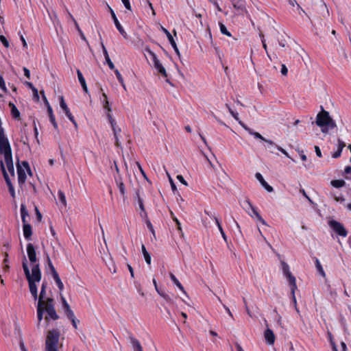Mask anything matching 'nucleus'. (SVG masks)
Segmentation results:
<instances>
[{
	"instance_id": "nucleus-1",
	"label": "nucleus",
	"mask_w": 351,
	"mask_h": 351,
	"mask_svg": "<svg viewBox=\"0 0 351 351\" xmlns=\"http://www.w3.org/2000/svg\"><path fill=\"white\" fill-rule=\"evenodd\" d=\"M22 266L25 277L28 281L29 291L34 300H36L38 299V289L36 283L40 281L42 276L40 265L39 264L34 265L32 267V273H30L27 258L24 256Z\"/></svg>"
},
{
	"instance_id": "nucleus-2",
	"label": "nucleus",
	"mask_w": 351,
	"mask_h": 351,
	"mask_svg": "<svg viewBox=\"0 0 351 351\" xmlns=\"http://www.w3.org/2000/svg\"><path fill=\"white\" fill-rule=\"evenodd\" d=\"M321 112H319L316 117V124L322 128L323 133L328 132V129H334L337 125L335 121L330 117L329 112L326 111L321 106Z\"/></svg>"
},
{
	"instance_id": "nucleus-3",
	"label": "nucleus",
	"mask_w": 351,
	"mask_h": 351,
	"mask_svg": "<svg viewBox=\"0 0 351 351\" xmlns=\"http://www.w3.org/2000/svg\"><path fill=\"white\" fill-rule=\"evenodd\" d=\"M60 332L58 329L49 330L45 340V351H58Z\"/></svg>"
},
{
	"instance_id": "nucleus-4",
	"label": "nucleus",
	"mask_w": 351,
	"mask_h": 351,
	"mask_svg": "<svg viewBox=\"0 0 351 351\" xmlns=\"http://www.w3.org/2000/svg\"><path fill=\"white\" fill-rule=\"evenodd\" d=\"M0 154L4 156L5 162L11 176H14L12 149L10 143L0 145Z\"/></svg>"
},
{
	"instance_id": "nucleus-5",
	"label": "nucleus",
	"mask_w": 351,
	"mask_h": 351,
	"mask_svg": "<svg viewBox=\"0 0 351 351\" xmlns=\"http://www.w3.org/2000/svg\"><path fill=\"white\" fill-rule=\"evenodd\" d=\"M281 265L283 274L289 281V283L291 286V293L292 295L293 300L294 303L296 304V299L295 296V291L297 289L295 278L290 271L289 266L287 263L282 261Z\"/></svg>"
},
{
	"instance_id": "nucleus-6",
	"label": "nucleus",
	"mask_w": 351,
	"mask_h": 351,
	"mask_svg": "<svg viewBox=\"0 0 351 351\" xmlns=\"http://www.w3.org/2000/svg\"><path fill=\"white\" fill-rule=\"evenodd\" d=\"M43 306L45 312L47 313V315H46L45 318L46 321H49V319L52 320H57L59 319V316L55 309L54 300L53 298H47Z\"/></svg>"
},
{
	"instance_id": "nucleus-7",
	"label": "nucleus",
	"mask_w": 351,
	"mask_h": 351,
	"mask_svg": "<svg viewBox=\"0 0 351 351\" xmlns=\"http://www.w3.org/2000/svg\"><path fill=\"white\" fill-rule=\"evenodd\" d=\"M328 224L339 236L342 237H346L348 236V231L341 223L332 219L328 221Z\"/></svg>"
},
{
	"instance_id": "nucleus-8",
	"label": "nucleus",
	"mask_w": 351,
	"mask_h": 351,
	"mask_svg": "<svg viewBox=\"0 0 351 351\" xmlns=\"http://www.w3.org/2000/svg\"><path fill=\"white\" fill-rule=\"evenodd\" d=\"M0 166H1V171H2V173H3V178L5 179V183L8 187V190H9V192L10 193V195L12 196V197L13 199L15 198L16 195H15V191H14V186L9 178V176L5 170V166H4V163L1 160V162H0Z\"/></svg>"
},
{
	"instance_id": "nucleus-9",
	"label": "nucleus",
	"mask_w": 351,
	"mask_h": 351,
	"mask_svg": "<svg viewBox=\"0 0 351 351\" xmlns=\"http://www.w3.org/2000/svg\"><path fill=\"white\" fill-rule=\"evenodd\" d=\"M107 117L110 123V125H111L113 133H114V138H115V143H114L115 145L117 147H119L120 143H119V141L118 134L121 131V128L117 127V125H116L117 123H116L115 120L112 118L111 114L107 113Z\"/></svg>"
},
{
	"instance_id": "nucleus-10",
	"label": "nucleus",
	"mask_w": 351,
	"mask_h": 351,
	"mask_svg": "<svg viewBox=\"0 0 351 351\" xmlns=\"http://www.w3.org/2000/svg\"><path fill=\"white\" fill-rule=\"evenodd\" d=\"M60 106L61 108L64 110V113L66 114V117L69 118V119L73 123V124L75 125V128L77 127V124L76 121L74 119V117L72 115L71 112H70L63 96H61L60 97Z\"/></svg>"
},
{
	"instance_id": "nucleus-11",
	"label": "nucleus",
	"mask_w": 351,
	"mask_h": 351,
	"mask_svg": "<svg viewBox=\"0 0 351 351\" xmlns=\"http://www.w3.org/2000/svg\"><path fill=\"white\" fill-rule=\"evenodd\" d=\"M27 256L29 258V260L32 264H33V266L34 265H36V262L38 261L36 257V249L34 245L31 243H29L27 245Z\"/></svg>"
},
{
	"instance_id": "nucleus-12",
	"label": "nucleus",
	"mask_w": 351,
	"mask_h": 351,
	"mask_svg": "<svg viewBox=\"0 0 351 351\" xmlns=\"http://www.w3.org/2000/svg\"><path fill=\"white\" fill-rule=\"evenodd\" d=\"M109 9H110V12L112 18V19L114 21V25H115L117 29H118L119 33L123 36V38H128L127 33L125 32V31L124 30V29L123 28V27L120 24V23H119V20L117 19V18L116 16V14L114 12L113 10L110 7H109Z\"/></svg>"
},
{
	"instance_id": "nucleus-13",
	"label": "nucleus",
	"mask_w": 351,
	"mask_h": 351,
	"mask_svg": "<svg viewBox=\"0 0 351 351\" xmlns=\"http://www.w3.org/2000/svg\"><path fill=\"white\" fill-rule=\"evenodd\" d=\"M17 174H18V182L20 187H23L26 180V173L25 170L18 163L16 165Z\"/></svg>"
},
{
	"instance_id": "nucleus-14",
	"label": "nucleus",
	"mask_w": 351,
	"mask_h": 351,
	"mask_svg": "<svg viewBox=\"0 0 351 351\" xmlns=\"http://www.w3.org/2000/svg\"><path fill=\"white\" fill-rule=\"evenodd\" d=\"M161 29L162 31L166 34L168 40H169V42L170 43V44L171 45L172 47L173 48L175 52L176 53V54L180 56V51H179V49L177 47V45L176 43V41L174 40L172 35L171 34V33L165 27H161Z\"/></svg>"
},
{
	"instance_id": "nucleus-15",
	"label": "nucleus",
	"mask_w": 351,
	"mask_h": 351,
	"mask_svg": "<svg viewBox=\"0 0 351 351\" xmlns=\"http://www.w3.org/2000/svg\"><path fill=\"white\" fill-rule=\"evenodd\" d=\"M152 60H153L154 68L157 70L158 73H160L162 76L167 77V73L166 69L162 66V64L160 63V62L158 59L157 56L154 57Z\"/></svg>"
},
{
	"instance_id": "nucleus-16",
	"label": "nucleus",
	"mask_w": 351,
	"mask_h": 351,
	"mask_svg": "<svg viewBox=\"0 0 351 351\" xmlns=\"http://www.w3.org/2000/svg\"><path fill=\"white\" fill-rule=\"evenodd\" d=\"M61 301L62 304V308L64 312L65 315L69 319L70 317H72L75 316L73 311L71 310L69 304L66 302V299L64 298V296L61 295Z\"/></svg>"
},
{
	"instance_id": "nucleus-17",
	"label": "nucleus",
	"mask_w": 351,
	"mask_h": 351,
	"mask_svg": "<svg viewBox=\"0 0 351 351\" xmlns=\"http://www.w3.org/2000/svg\"><path fill=\"white\" fill-rule=\"evenodd\" d=\"M255 177L267 191L271 193L274 191L273 187L268 184V183L265 180L263 176L260 173H256L255 174Z\"/></svg>"
},
{
	"instance_id": "nucleus-18",
	"label": "nucleus",
	"mask_w": 351,
	"mask_h": 351,
	"mask_svg": "<svg viewBox=\"0 0 351 351\" xmlns=\"http://www.w3.org/2000/svg\"><path fill=\"white\" fill-rule=\"evenodd\" d=\"M245 202L248 204L249 207L251 208L253 214L255 215L256 218L258 221H260L262 224L267 226L266 221L263 219V218L261 216V215L258 213L256 208L252 204L249 199H247Z\"/></svg>"
},
{
	"instance_id": "nucleus-19",
	"label": "nucleus",
	"mask_w": 351,
	"mask_h": 351,
	"mask_svg": "<svg viewBox=\"0 0 351 351\" xmlns=\"http://www.w3.org/2000/svg\"><path fill=\"white\" fill-rule=\"evenodd\" d=\"M47 287V282L46 281L43 282L40 295H39V297L38 298V304H43L45 303V302L46 301L45 295H46Z\"/></svg>"
},
{
	"instance_id": "nucleus-20",
	"label": "nucleus",
	"mask_w": 351,
	"mask_h": 351,
	"mask_svg": "<svg viewBox=\"0 0 351 351\" xmlns=\"http://www.w3.org/2000/svg\"><path fill=\"white\" fill-rule=\"evenodd\" d=\"M23 231L25 239L27 241L31 240L32 228V226L29 223L23 224Z\"/></svg>"
},
{
	"instance_id": "nucleus-21",
	"label": "nucleus",
	"mask_w": 351,
	"mask_h": 351,
	"mask_svg": "<svg viewBox=\"0 0 351 351\" xmlns=\"http://www.w3.org/2000/svg\"><path fill=\"white\" fill-rule=\"evenodd\" d=\"M346 147V143L341 141V139H338L337 141V151L335 152L332 154V157L333 158H338L339 157L341 156V152H342V150L343 149Z\"/></svg>"
},
{
	"instance_id": "nucleus-22",
	"label": "nucleus",
	"mask_w": 351,
	"mask_h": 351,
	"mask_svg": "<svg viewBox=\"0 0 351 351\" xmlns=\"http://www.w3.org/2000/svg\"><path fill=\"white\" fill-rule=\"evenodd\" d=\"M264 336H265V339L266 341L269 345L274 344V343L275 341V335L274 334V332L271 329H269V328L266 329L265 331V333H264Z\"/></svg>"
},
{
	"instance_id": "nucleus-23",
	"label": "nucleus",
	"mask_w": 351,
	"mask_h": 351,
	"mask_svg": "<svg viewBox=\"0 0 351 351\" xmlns=\"http://www.w3.org/2000/svg\"><path fill=\"white\" fill-rule=\"evenodd\" d=\"M115 182L117 184V187L119 189V192L121 195V196L125 198V184L122 181V178L121 177L115 178Z\"/></svg>"
},
{
	"instance_id": "nucleus-24",
	"label": "nucleus",
	"mask_w": 351,
	"mask_h": 351,
	"mask_svg": "<svg viewBox=\"0 0 351 351\" xmlns=\"http://www.w3.org/2000/svg\"><path fill=\"white\" fill-rule=\"evenodd\" d=\"M134 351H143L140 341L133 337H130Z\"/></svg>"
},
{
	"instance_id": "nucleus-25",
	"label": "nucleus",
	"mask_w": 351,
	"mask_h": 351,
	"mask_svg": "<svg viewBox=\"0 0 351 351\" xmlns=\"http://www.w3.org/2000/svg\"><path fill=\"white\" fill-rule=\"evenodd\" d=\"M136 197H137V200H138V206H139V208L141 209V217H147V213L145 211V206H144V204H143V199L140 196V194L138 192H136Z\"/></svg>"
},
{
	"instance_id": "nucleus-26",
	"label": "nucleus",
	"mask_w": 351,
	"mask_h": 351,
	"mask_svg": "<svg viewBox=\"0 0 351 351\" xmlns=\"http://www.w3.org/2000/svg\"><path fill=\"white\" fill-rule=\"evenodd\" d=\"M77 75L78 80H79L84 91L87 93L88 91V88L86 86L85 79H84L82 72L79 69L77 70Z\"/></svg>"
},
{
	"instance_id": "nucleus-27",
	"label": "nucleus",
	"mask_w": 351,
	"mask_h": 351,
	"mask_svg": "<svg viewBox=\"0 0 351 351\" xmlns=\"http://www.w3.org/2000/svg\"><path fill=\"white\" fill-rule=\"evenodd\" d=\"M21 215L23 224L27 223L28 222L27 221L26 218L29 217V213L24 204H21Z\"/></svg>"
},
{
	"instance_id": "nucleus-28",
	"label": "nucleus",
	"mask_w": 351,
	"mask_h": 351,
	"mask_svg": "<svg viewBox=\"0 0 351 351\" xmlns=\"http://www.w3.org/2000/svg\"><path fill=\"white\" fill-rule=\"evenodd\" d=\"M233 7L238 10H244L245 9V3L243 0H231Z\"/></svg>"
},
{
	"instance_id": "nucleus-29",
	"label": "nucleus",
	"mask_w": 351,
	"mask_h": 351,
	"mask_svg": "<svg viewBox=\"0 0 351 351\" xmlns=\"http://www.w3.org/2000/svg\"><path fill=\"white\" fill-rule=\"evenodd\" d=\"M47 112H48V114H49V120L51 121V123H52L53 128L56 129V130H58V124L56 121V119H55V116L53 113V110H52V108L51 107V106H49L48 108H47Z\"/></svg>"
},
{
	"instance_id": "nucleus-30",
	"label": "nucleus",
	"mask_w": 351,
	"mask_h": 351,
	"mask_svg": "<svg viewBox=\"0 0 351 351\" xmlns=\"http://www.w3.org/2000/svg\"><path fill=\"white\" fill-rule=\"evenodd\" d=\"M169 277H170L171 280H172V282L178 287V289L180 290H181L182 292H184V293H186L183 286L179 282V280L177 279V278L175 276V275L173 273H171V272L169 273Z\"/></svg>"
},
{
	"instance_id": "nucleus-31",
	"label": "nucleus",
	"mask_w": 351,
	"mask_h": 351,
	"mask_svg": "<svg viewBox=\"0 0 351 351\" xmlns=\"http://www.w3.org/2000/svg\"><path fill=\"white\" fill-rule=\"evenodd\" d=\"M45 312V308L43 304H37V317L38 320V324H40V322L43 317V313Z\"/></svg>"
},
{
	"instance_id": "nucleus-32",
	"label": "nucleus",
	"mask_w": 351,
	"mask_h": 351,
	"mask_svg": "<svg viewBox=\"0 0 351 351\" xmlns=\"http://www.w3.org/2000/svg\"><path fill=\"white\" fill-rule=\"evenodd\" d=\"M141 250H142V253L143 254L145 262L148 265H150L151 261H152L151 256H150L149 253L147 251L146 247L144 244H142Z\"/></svg>"
},
{
	"instance_id": "nucleus-33",
	"label": "nucleus",
	"mask_w": 351,
	"mask_h": 351,
	"mask_svg": "<svg viewBox=\"0 0 351 351\" xmlns=\"http://www.w3.org/2000/svg\"><path fill=\"white\" fill-rule=\"evenodd\" d=\"M9 106L11 108V114H12V117L14 119L19 118L20 112L19 111V110L17 109L16 106L13 103H11V102H10Z\"/></svg>"
},
{
	"instance_id": "nucleus-34",
	"label": "nucleus",
	"mask_w": 351,
	"mask_h": 351,
	"mask_svg": "<svg viewBox=\"0 0 351 351\" xmlns=\"http://www.w3.org/2000/svg\"><path fill=\"white\" fill-rule=\"evenodd\" d=\"M330 184L335 188H341L346 185V182L343 180H333L330 182Z\"/></svg>"
},
{
	"instance_id": "nucleus-35",
	"label": "nucleus",
	"mask_w": 351,
	"mask_h": 351,
	"mask_svg": "<svg viewBox=\"0 0 351 351\" xmlns=\"http://www.w3.org/2000/svg\"><path fill=\"white\" fill-rule=\"evenodd\" d=\"M102 97H105V101H102L103 103V107L105 110L108 111V113L110 114V112L112 111V109L110 106L109 101L108 100L107 95L105 93H102Z\"/></svg>"
},
{
	"instance_id": "nucleus-36",
	"label": "nucleus",
	"mask_w": 351,
	"mask_h": 351,
	"mask_svg": "<svg viewBox=\"0 0 351 351\" xmlns=\"http://www.w3.org/2000/svg\"><path fill=\"white\" fill-rule=\"evenodd\" d=\"M52 277H53L54 281L56 282V284L57 285L59 291H62L64 289V285H63L58 274Z\"/></svg>"
},
{
	"instance_id": "nucleus-37",
	"label": "nucleus",
	"mask_w": 351,
	"mask_h": 351,
	"mask_svg": "<svg viewBox=\"0 0 351 351\" xmlns=\"http://www.w3.org/2000/svg\"><path fill=\"white\" fill-rule=\"evenodd\" d=\"M214 220L215 221L216 225L218 227V229H219V232H220L223 239L226 241H227V237H226V234H225V232H224V231H223V230L222 228V226L221 225V223H220L219 220L216 217H214Z\"/></svg>"
},
{
	"instance_id": "nucleus-38",
	"label": "nucleus",
	"mask_w": 351,
	"mask_h": 351,
	"mask_svg": "<svg viewBox=\"0 0 351 351\" xmlns=\"http://www.w3.org/2000/svg\"><path fill=\"white\" fill-rule=\"evenodd\" d=\"M247 132L249 133V134L253 136L255 138L260 139L263 141H266V138H265L260 133L254 132L252 129H247Z\"/></svg>"
},
{
	"instance_id": "nucleus-39",
	"label": "nucleus",
	"mask_w": 351,
	"mask_h": 351,
	"mask_svg": "<svg viewBox=\"0 0 351 351\" xmlns=\"http://www.w3.org/2000/svg\"><path fill=\"white\" fill-rule=\"evenodd\" d=\"M219 25L220 28V32L222 34L226 35L227 36L229 37L232 36L231 33L227 29L226 25L223 23L219 22Z\"/></svg>"
},
{
	"instance_id": "nucleus-40",
	"label": "nucleus",
	"mask_w": 351,
	"mask_h": 351,
	"mask_svg": "<svg viewBox=\"0 0 351 351\" xmlns=\"http://www.w3.org/2000/svg\"><path fill=\"white\" fill-rule=\"evenodd\" d=\"M47 260L48 266H49V269L51 271L52 276H53L55 275H57L58 272L56 271L53 265L52 264V263L51 261V259H50L49 256H47Z\"/></svg>"
},
{
	"instance_id": "nucleus-41",
	"label": "nucleus",
	"mask_w": 351,
	"mask_h": 351,
	"mask_svg": "<svg viewBox=\"0 0 351 351\" xmlns=\"http://www.w3.org/2000/svg\"><path fill=\"white\" fill-rule=\"evenodd\" d=\"M315 266L319 274L324 277L326 275L325 271H324L323 267L317 258L315 259Z\"/></svg>"
},
{
	"instance_id": "nucleus-42",
	"label": "nucleus",
	"mask_w": 351,
	"mask_h": 351,
	"mask_svg": "<svg viewBox=\"0 0 351 351\" xmlns=\"http://www.w3.org/2000/svg\"><path fill=\"white\" fill-rule=\"evenodd\" d=\"M328 338H329V340H330V343L331 346H332V351H338L337 345H336L335 342L333 340V337H332V333L330 332H328Z\"/></svg>"
},
{
	"instance_id": "nucleus-43",
	"label": "nucleus",
	"mask_w": 351,
	"mask_h": 351,
	"mask_svg": "<svg viewBox=\"0 0 351 351\" xmlns=\"http://www.w3.org/2000/svg\"><path fill=\"white\" fill-rule=\"evenodd\" d=\"M114 73L116 75V77H117L119 82L122 85V86L124 88H125V84H124L123 78L122 77L120 72L117 69H114Z\"/></svg>"
},
{
	"instance_id": "nucleus-44",
	"label": "nucleus",
	"mask_w": 351,
	"mask_h": 351,
	"mask_svg": "<svg viewBox=\"0 0 351 351\" xmlns=\"http://www.w3.org/2000/svg\"><path fill=\"white\" fill-rule=\"evenodd\" d=\"M58 198H59L60 202L63 205L66 206V197H65L64 193L62 191H58Z\"/></svg>"
},
{
	"instance_id": "nucleus-45",
	"label": "nucleus",
	"mask_w": 351,
	"mask_h": 351,
	"mask_svg": "<svg viewBox=\"0 0 351 351\" xmlns=\"http://www.w3.org/2000/svg\"><path fill=\"white\" fill-rule=\"evenodd\" d=\"M0 88L5 93H8V89L5 86V83L2 76L0 77Z\"/></svg>"
},
{
	"instance_id": "nucleus-46",
	"label": "nucleus",
	"mask_w": 351,
	"mask_h": 351,
	"mask_svg": "<svg viewBox=\"0 0 351 351\" xmlns=\"http://www.w3.org/2000/svg\"><path fill=\"white\" fill-rule=\"evenodd\" d=\"M0 41L1 42V43L3 45V46L5 47H6V48L9 47V46H10L9 42L4 36L0 35Z\"/></svg>"
},
{
	"instance_id": "nucleus-47",
	"label": "nucleus",
	"mask_w": 351,
	"mask_h": 351,
	"mask_svg": "<svg viewBox=\"0 0 351 351\" xmlns=\"http://www.w3.org/2000/svg\"><path fill=\"white\" fill-rule=\"evenodd\" d=\"M32 93H33V99L36 101H39V95H38V91L37 90L36 88H32Z\"/></svg>"
},
{
	"instance_id": "nucleus-48",
	"label": "nucleus",
	"mask_w": 351,
	"mask_h": 351,
	"mask_svg": "<svg viewBox=\"0 0 351 351\" xmlns=\"http://www.w3.org/2000/svg\"><path fill=\"white\" fill-rule=\"evenodd\" d=\"M69 319L71 322V324H72L73 326L74 327V328L77 329V323L79 322L80 321L76 319L75 316L70 317V318H69Z\"/></svg>"
},
{
	"instance_id": "nucleus-49",
	"label": "nucleus",
	"mask_w": 351,
	"mask_h": 351,
	"mask_svg": "<svg viewBox=\"0 0 351 351\" xmlns=\"http://www.w3.org/2000/svg\"><path fill=\"white\" fill-rule=\"evenodd\" d=\"M263 141L267 144V148H269V149L271 148L272 147H276L277 145H276V143L271 140L266 139V141Z\"/></svg>"
},
{
	"instance_id": "nucleus-50",
	"label": "nucleus",
	"mask_w": 351,
	"mask_h": 351,
	"mask_svg": "<svg viewBox=\"0 0 351 351\" xmlns=\"http://www.w3.org/2000/svg\"><path fill=\"white\" fill-rule=\"evenodd\" d=\"M101 48H102V50H103V53H104V56L105 57V59H106L108 58H110L109 55H108V51H107L104 44L103 43V42L101 43Z\"/></svg>"
},
{
	"instance_id": "nucleus-51",
	"label": "nucleus",
	"mask_w": 351,
	"mask_h": 351,
	"mask_svg": "<svg viewBox=\"0 0 351 351\" xmlns=\"http://www.w3.org/2000/svg\"><path fill=\"white\" fill-rule=\"evenodd\" d=\"M125 8L128 10H132L131 5L129 0H121Z\"/></svg>"
},
{
	"instance_id": "nucleus-52",
	"label": "nucleus",
	"mask_w": 351,
	"mask_h": 351,
	"mask_svg": "<svg viewBox=\"0 0 351 351\" xmlns=\"http://www.w3.org/2000/svg\"><path fill=\"white\" fill-rule=\"evenodd\" d=\"M136 165H137V166H138V169H139V171H140L141 173L142 174V176H143V177H144L147 180H148V178H147V176H146V173H145V172L144 171V170L143 169V168H142L141 165H140V163H139L138 162H136Z\"/></svg>"
},
{
	"instance_id": "nucleus-53",
	"label": "nucleus",
	"mask_w": 351,
	"mask_h": 351,
	"mask_svg": "<svg viewBox=\"0 0 351 351\" xmlns=\"http://www.w3.org/2000/svg\"><path fill=\"white\" fill-rule=\"evenodd\" d=\"M145 51L146 52H147V53L151 56V57H152V59L154 58V57L157 56L156 55V53H154V52L150 49L149 47H148V46H146V47H145Z\"/></svg>"
},
{
	"instance_id": "nucleus-54",
	"label": "nucleus",
	"mask_w": 351,
	"mask_h": 351,
	"mask_svg": "<svg viewBox=\"0 0 351 351\" xmlns=\"http://www.w3.org/2000/svg\"><path fill=\"white\" fill-rule=\"evenodd\" d=\"M332 196H333L335 200L337 201V202H341V203H343V202H345V198L342 195L337 196L335 195H332Z\"/></svg>"
},
{
	"instance_id": "nucleus-55",
	"label": "nucleus",
	"mask_w": 351,
	"mask_h": 351,
	"mask_svg": "<svg viewBox=\"0 0 351 351\" xmlns=\"http://www.w3.org/2000/svg\"><path fill=\"white\" fill-rule=\"evenodd\" d=\"M146 224H147V226L148 229L149 230V231L152 232V233L154 235L155 232H154L153 226H152V223L150 222V221L147 220Z\"/></svg>"
},
{
	"instance_id": "nucleus-56",
	"label": "nucleus",
	"mask_w": 351,
	"mask_h": 351,
	"mask_svg": "<svg viewBox=\"0 0 351 351\" xmlns=\"http://www.w3.org/2000/svg\"><path fill=\"white\" fill-rule=\"evenodd\" d=\"M105 60H106V62L108 64L109 68L111 70H114V65L113 62L111 61L110 58H106Z\"/></svg>"
},
{
	"instance_id": "nucleus-57",
	"label": "nucleus",
	"mask_w": 351,
	"mask_h": 351,
	"mask_svg": "<svg viewBox=\"0 0 351 351\" xmlns=\"http://www.w3.org/2000/svg\"><path fill=\"white\" fill-rule=\"evenodd\" d=\"M173 221L176 222V223L177 225L178 230L180 231V232L182 234H183L182 228H181V224H180V222L179 221V220L176 217H173Z\"/></svg>"
},
{
	"instance_id": "nucleus-58",
	"label": "nucleus",
	"mask_w": 351,
	"mask_h": 351,
	"mask_svg": "<svg viewBox=\"0 0 351 351\" xmlns=\"http://www.w3.org/2000/svg\"><path fill=\"white\" fill-rule=\"evenodd\" d=\"M177 179H178V180L181 183H182L183 184H184V185H186V186H187V185H188L187 182H186V180H184V178H183V176H181V175H178V176H177Z\"/></svg>"
},
{
	"instance_id": "nucleus-59",
	"label": "nucleus",
	"mask_w": 351,
	"mask_h": 351,
	"mask_svg": "<svg viewBox=\"0 0 351 351\" xmlns=\"http://www.w3.org/2000/svg\"><path fill=\"white\" fill-rule=\"evenodd\" d=\"M216 55L221 59V52L218 47L213 45Z\"/></svg>"
},
{
	"instance_id": "nucleus-60",
	"label": "nucleus",
	"mask_w": 351,
	"mask_h": 351,
	"mask_svg": "<svg viewBox=\"0 0 351 351\" xmlns=\"http://www.w3.org/2000/svg\"><path fill=\"white\" fill-rule=\"evenodd\" d=\"M169 181H170L171 189L173 191V193H175L176 191H177V188H176V186L174 182L171 178V177H169Z\"/></svg>"
},
{
	"instance_id": "nucleus-61",
	"label": "nucleus",
	"mask_w": 351,
	"mask_h": 351,
	"mask_svg": "<svg viewBox=\"0 0 351 351\" xmlns=\"http://www.w3.org/2000/svg\"><path fill=\"white\" fill-rule=\"evenodd\" d=\"M210 3H212L214 6H215V8H217V10L219 11V12H221V9L220 8V6L219 5L217 1H215V0H208Z\"/></svg>"
},
{
	"instance_id": "nucleus-62",
	"label": "nucleus",
	"mask_w": 351,
	"mask_h": 351,
	"mask_svg": "<svg viewBox=\"0 0 351 351\" xmlns=\"http://www.w3.org/2000/svg\"><path fill=\"white\" fill-rule=\"evenodd\" d=\"M287 73H288V69H287V66L285 64H282V67H281V73L283 75H287Z\"/></svg>"
},
{
	"instance_id": "nucleus-63",
	"label": "nucleus",
	"mask_w": 351,
	"mask_h": 351,
	"mask_svg": "<svg viewBox=\"0 0 351 351\" xmlns=\"http://www.w3.org/2000/svg\"><path fill=\"white\" fill-rule=\"evenodd\" d=\"M315 151L316 155L318 157L321 158L322 156L321 149H319V147L318 146H317V145L315 146Z\"/></svg>"
},
{
	"instance_id": "nucleus-64",
	"label": "nucleus",
	"mask_w": 351,
	"mask_h": 351,
	"mask_svg": "<svg viewBox=\"0 0 351 351\" xmlns=\"http://www.w3.org/2000/svg\"><path fill=\"white\" fill-rule=\"evenodd\" d=\"M161 297L167 302H171V298L165 292L163 294H161Z\"/></svg>"
}]
</instances>
